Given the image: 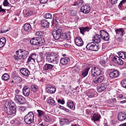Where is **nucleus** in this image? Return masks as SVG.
<instances>
[{"label":"nucleus","instance_id":"obj_1","mask_svg":"<svg viewBox=\"0 0 126 126\" xmlns=\"http://www.w3.org/2000/svg\"><path fill=\"white\" fill-rule=\"evenodd\" d=\"M16 55L13 56L15 59L18 60L19 59H26L28 56L29 52L24 49H19L16 51Z\"/></svg>","mask_w":126,"mask_h":126},{"label":"nucleus","instance_id":"obj_2","mask_svg":"<svg viewBox=\"0 0 126 126\" xmlns=\"http://www.w3.org/2000/svg\"><path fill=\"white\" fill-rule=\"evenodd\" d=\"M14 104L11 102L6 103L5 104L4 110L6 113L9 115L15 114L16 113V109Z\"/></svg>","mask_w":126,"mask_h":126},{"label":"nucleus","instance_id":"obj_3","mask_svg":"<svg viewBox=\"0 0 126 126\" xmlns=\"http://www.w3.org/2000/svg\"><path fill=\"white\" fill-rule=\"evenodd\" d=\"M100 35L96 34L93 38V41H95L97 43H99L101 41V38L105 36L106 39L108 38L107 36H109V33L104 30L100 31Z\"/></svg>","mask_w":126,"mask_h":126},{"label":"nucleus","instance_id":"obj_4","mask_svg":"<svg viewBox=\"0 0 126 126\" xmlns=\"http://www.w3.org/2000/svg\"><path fill=\"white\" fill-rule=\"evenodd\" d=\"M52 33L55 40L59 39L61 36V33L62 32V29L61 27L58 26H53Z\"/></svg>","mask_w":126,"mask_h":126},{"label":"nucleus","instance_id":"obj_5","mask_svg":"<svg viewBox=\"0 0 126 126\" xmlns=\"http://www.w3.org/2000/svg\"><path fill=\"white\" fill-rule=\"evenodd\" d=\"M59 56L56 53H52L48 55L46 59L49 62L52 63L55 61L57 62L59 61Z\"/></svg>","mask_w":126,"mask_h":126},{"label":"nucleus","instance_id":"obj_6","mask_svg":"<svg viewBox=\"0 0 126 126\" xmlns=\"http://www.w3.org/2000/svg\"><path fill=\"white\" fill-rule=\"evenodd\" d=\"M34 114L32 112H29L24 117V120L26 124H30L33 122Z\"/></svg>","mask_w":126,"mask_h":126},{"label":"nucleus","instance_id":"obj_7","mask_svg":"<svg viewBox=\"0 0 126 126\" xmlns=\"http://www.w3.org/2000/svg\"><path fill=\"white\" fill-rule=\"evenodd\" d=\"M89 43L86 46V48L87 49L92 51H96L98 50L99 48L97 44L98 43L95 41Z\"/></svg>","mask_w":126,"mask_h":126},{"label":"nucleus","instance_id":"obj_8","mask_svg":"<svg viewBox=\"0 0 126 126\" xmlns=\"http://www.w3.org/2000/svg\"><path fill=\"white\" fill-rule=\"evenodd\" d=\"M63 14L62 13L55 14L54 15V17H55L56 20L52 21V27L53 26H58V21H60L62 18Z\"/></svg>","mask_w":126,"mask_h":126},{"label":"nucleus","instance_id":"obj_9","mask_svg":"<svg viewBox=\"0 0 126 126\" xmlns=\"http://www.w3.org/2000/svg\"><path fill=\"white\" fill-rule=\"evenodd\" d=\"M92 76L94 77H96L102 74V71L100 68L98 66L94 67L91 71Z\"/></svg>","mask_w":126,"mask_h":126},{"label":"nucleus","instance_id":"obj_10","mask_svg":"<svg viewBox=\"0 0 126 126\" xmlns=\"http://www.w3.org/2000/svg\"><path fill=\"white\" fill-rule=\"evenodd\" d=\"M16 103L19 104H23L26 102L24 98L22 96L19 95H16L14 98Z\"/></svg>","mask_w":126,"mask_h":126},{"label":"nucleus","instance_id":"obj_11","mask_svg":"<svg viewBox=\"0 0 126 126\" xmlns=\"http://www.w3.org/2000/svg\"><path fill=\"white\" fill-rule=\"evenodd\" d=\"M119 72L117 70H115L110 72L109 75L110 77L112 79H115L119 76Z\"/></svg>","mask_w":126,"mask_h":126},{"label":"nucleus","instance_id":"obj_12","mask_svg":"<svg viewBox=\"0 0 126 126\" xmlns=\"http://www.w3.org/2000/svg\"><path fill=\"white\" fill-rule=\"evenodd\" d=\"M56 89L54 86L47 85L46 87V91L50 94L54 93L55 92Z\"/></svg>","mask_w":126,"mask_h":126},{"label":"nucleus","instance_id":"obj_13","mask_svg":"<svg viewBox=\"0 0 126 126\" xmlns=\"http://www.w3.org/2000/svg\"><path fill=\"white\" fill-rule=\"evenodd\" d=\"M60 38L63 39L69 40L71 38L70 32H69L67 33H62L61 32Z\"/></svg>","mask_w":126,"mask_h":126},{"label":"nucleus","instance_id":"obj_14","mask_svg":"<svg viewBox=\"0 0 126 126\" xmlns=\"http://www.w3.org/2000/svg\"><path fill=\"white\" fill-rule=\"evenodd\" d=\"M90 8L89 6L86 5H84L80 8L81 11L82 13L87 14L88 13L90 10Z\"/></svg>","mask_w":126,"mask_h":126},{"label":"nucleus","instance_id":"obj_15","mask_svg":"<svg viewBox=\"0 0 126 126\" xmlns=\"http://www.w3.org/2000/svg\"><path fill=\"white\" fill-rule=\"evenodd\" d=\"M112 61L114 63L120 65H122L123 63V62L122 59L117 56L113 57Z\"/></svg>","mask_w":126,"mask_h":126},{"label":"nucleus","instance_id":"obj_16","mask_svg":"<svg viewBox=\"0 0 126 126\" xmlns=\"http://www.w3.org/2000/svg\"><path fill=\"white\" fill-rule=\"evenodd\" d=\"M23 94V95L26 96H29L30 92V89L27 86H24L22 90Z\"/></svg>","mask_w":126,"mask_h":126},{"label":"nucleus","instance_id":"obj_17","mask_svg":"<svg viewBox=\"0 0 126 126\" xmlns=\"http://www.w3.org/2000/svg\"><path fill=\"white\" fill-rule=\"evenodd\" d=\"M104 79V76H99L98 78H95L93 79L92 82L94 84H97L102 82Z\"/></svg>","mask_w":126,"mask_h":126},{"label":"nucleus","instance_id":"obj_18","mask_svg":"<svg viewBox=\"0 0 126 126\" xmlns=\"http://www.w3.org/2000/svg\"><path fill=\"white\" fill-rule=\"evenodd\" d=\"M20 72L22 74L25 76H27L30 74V72L27 69L23 68L21 69L20 70Z\"/></svg>","mask_w":126,"mask_h":126},{"label":"nucleus","instance_id":"obj_19","mask_svg":"<svg viewBox=\"0 0 126 126\" xmlns=\"http://www.w3.org/2000/svg\"><path fill=\"white\" fill-rule=\"evenodd\" d=\"M75 41L76 45L78 46H81L83 45V41L80 37L76 38Z\"/></svg>","mask_w":126,"mask_h":126},{"label":"nucleus","instance_id":"obj_20","mask_svg":"<svg viewBox=\"0 0 126 126\" xmlns=\"http://www.w3.org/2000/svg\"><path fill=\"white\" fill-rule=\"evenodd\" d=\"M118 119L120 121L124 120L126 119V114L122 112H120L118 115Z\"/></svg>","mask_w":126,"mask_h":126},{"label":"nucleus","instance_id":"obj_21","mask_svg":"<svg viewBox=\"0 0 126 126\" xmlns=\"http://www.w3.org/2000/svg\"><path fill=\"white\" fill-rule=\"evenodd\" d=\"M54 65L46 63L43 66V68L44 70L46 71L51 70L54 67Z\"/></svg>","mask_w":126,"mask_h":126},{"label":"nucleus","instance_id":"obj_22","mask_svg":"<svg viewBox=\"0 0 126 126\" xmlns=\"http://www.w3.org/2000/svg\"><path fill=\"white\" fill-rule=\"evenodd\" d=\"M37 46H41L44 44L45 40L43 37H37Z\"/></svg>","mask_w":126,"mask_h":126},{"label":"nucleus","instance_id":"obj_23","mask_svg":"<svg viewBox=\"0 0 126 126\" xmlns=\"http://www.w3.org/2000/svg\"><path fill=\"white\" fill-rule=\"evenodd\" d=\"M107 87L106 85L102 83L97 87V91L100 92L105 90Z\"/></svg>","mask_w":126,"mask_h":126},{"label":"nucleus","instance_id":"obj_24","mask_svg":"<svg viewBox=\"0 0 126 126\" xmlns=\"http://www.w3.org/2000/svg\"><path fill=\"white\" fill-rule=\"evenodd\" d=\"M96 92L93 90H90L87 92V95L88 97L91 98L94 97L95 95Z\"/></svg>","mask_w":126,"mask_h":126},{"label":"nucleus","instance_id":"obj_25","mask_svg":"<svg viewBox=\"0 0 126 126\" xmlns=\"http://www.w3.org/2000/svg\"><path fill=\"white\" fill-rule=\"evenodd\" d=\"M115 32L117 35L120 36H123L124 31L123 28L117 29L115 30Z\"/></svg>","mask_w":126,"mask_h":126},{"label":"nucleus","instance_id":"obj_26","mask_svg":"<svg viewBox=\"0 0 126 126\" xmlns=\"http://www.w3.org/2000/svg\"><path fill=\"white\" fill-rule=\"evenodd\" d=\"M69 59L68 58H63L60 60V62L62 65H65L67 64L68 62H69Z\"/></svg>","mask_w":126,"mask_h":126},{"label":"nucleus","instance_id":"obj_27","mask_svg":"<svg viewBox=\"0 0 126 126\" xmlns=\"http://www.w3.org/2000/svg\"><path fill=\"white\" fill-rule=\"evenodd\" d=\"M90 68L88 67L83 69L81 72V75L83 77H85L87 75Z\"/></svg>","mask_w":126,"mask_h":126},{"label":"nucleus","instance_id":"obj_28","mask_svg":"<svg viewBox=\"0 0 126 126\" xmlns=\"http://www.w3.org/2000/svg\"><path fill=\"white\" fill-rule=\"evenodd\" d=\"M67 105L69 108L72 110H73L75 109L74 103L71 100H69L68 101L67 103Z\"/></svg>","mask_w":126,"mask_h":126},{"label":"nucleus","instance_id":"obj_29","mask_svg":"<svg viewBox=\"0 0 126 126\" xmlns=\"http://www.w3.org/2000/svg\"><path fill=\"white\" fill-rule=\"evenodd\" d=\"M24 30L26 32H29L31 29V27L29 24H25L24 27Z\"/></svg>","mask_w":126,"mask_h":126},{"label":"nucleus","instance_id":"obj_30","mask_svg":"<svg viewBox=\"0 0 126 126\" xmlns=\"http://www.w3.org/2000/svg\"><path fill=\"white\" fill-rule=\"evenodd\" d=\"M49 23L46 20H43L41 21V25L44 27L47 28L49 27Z\"/></svg>","mask_w":126,"mask_h":126},{"label":"nucleus","instance_id":"obj_31","mask_svg":"<svg viewBox=\"0 0 126 126\" xmlns=\"http://www.w3.org/2000/svg\"><path fill=\"white\" fill-rule=\"evenodd\" d=\"M30 43L32 45L37 46L38 41L37 37L32 38V39L31 40Z\"/></svg>","mask_w":126,"mask_h":126},{"label":"nucleus","instance_id":"obj_32","mask_svg":"<svg viewBox=\"0 0 126 126\" xmlns=\"http://www.w3.org/2000/svg\"><path fill=\"white\" fill-rule=\"evenodd\" d=\"M100 116L97 114H94L92 117V119L94 121H98L99 120Z\"/></svg>","mask_w":126,"mask_h":126},{"label":"nucleus","instance_id":"obj_33","mask_svg":"<svg viewBox=\"0 0 126 126\" xmlns=\"http://www.w3.org/2000/svg\"><path fill=\"white\" fill-rule=\"evenodd\" d=\"M60 121L61 125L62 126L68 124L69 123V120L66 119H62L60 120Z\"/></svg>","mask_w":126,"mask_h":126},{"label":"nucleus","instance_id":"obj_34","mask_svg":"<svg viewBox=\"0 0 126 126\" xmlns=\"http://www.w3.org/2000/svg\"><path fill=\"white\" fill-rule=\"evenodd\" d=\"M89 29V28L88 27H82L79 29L80 33L83 34H84V33L86 32H88Z\"/></svg>","mask_w":126,"mask_h":126},{"label":"nucleus","instance_id":"obj_35","mask_svg":"<svg viewBox=\"0 0 126 126\" xmlns=\"http://www.w3.org/2000/svg\"><path fill=\"white\" fill-rule=\"evenodd\" d=\"M37 111L38 113V117L42 118L44 115L45 113L42 110H38Z\"/></svg>","mask_w":126,"mask_h":126},{"label":"nucleus","instance_id":"obj_36","mask_svg":"<svg viewBox=\"0 0 126 126\" xmlns=\"http://www.w3.org/2000/svg\"><path fill=\"white\" fill-rule=\"evenodd\" d=\"M119 55L121 58L124 59L126 58V53L124 52H120L119 53Z\"/></svg>","mask_w":126,"mask_h":126},{"label":"nucleus","instance_id":"obj_37","mask_svg":"<svg viewBox=\"0 0 126 126\" xmlns=\"http://www.w3.org/2000/svg\"><path fill=\"white\" fill-rule=\"evenodd\" d=\"M9 78L8 75L6 74H4L1 77L2 79L4 81L7 80Z\"/></svg>","mask_w":126,"mask_h":126},{"label":"nucleus","instance_id":"obj_38","mask_svg":"<svg viewBox=\"0 0 126 126\" xmlns=\"http://www.w3.org/2000/svg\"><path fill=\"white\" fill-rule=\"evenodd\" d=\"M43 58H44V56L42 55L37 59V61L39 64H41V62H44V61L43 59Z\"/></svg>","mask_w":126,"mask_h":126},{"label":"nucleus","instance_id":"obj_39","mask_svg":"<svg viewBox=\"0 0 126 126\" xmlns=\"http://www.w3.org/2000/svg\"><path fill=\"white\" fill-rule=\"evenodd\" d=\"M32 90L33 92H36L38 89V86L36 85H32L31 86Z\"/></svg>","mask_w":126,"mask_h":126},{"label":"nucleus","instance_id":"obj_40","mask_svg":"<svg viewBox=\"0 0 126 126\" xmlns=\"http://www.w3.org/2000/svg\"><path fill=\"white\" fill-rule=\"evenodd\" d=\"M44 17L46 19H52V16L51 15L50 13H46L44 15Z\"/></svg>","mask_w":126,"mask_h":126},{"label":"nucleus","instance_id":"obj_41","mask_svg":"<svg viewBox=\"0 0 126 126\" xmlns=\"http://www.w3.org/2000/svg\"><path fill=\"white\" fill-rule=\"evenodd\" d=\"M83 2V0H78L77 2L75 3L74 5L80 6L82 4Z\"/></svg>","mask_w":126,"mask_h":126},{"label":"nucleus","instance_id":"obj_42","mask_svg":"<svg viewBox=\"0 0 126 126\" xmlns=\"http://www.w3.org/2000/svg\"><path fill=\"white\" fill-rule=\"evenodd\" d=\"M47 102L52 105H54L55 104V101L52 99H48Z\"/></svg>","mask_w":126,"mask_h":126},{"label":"nucleus","instance_id":"obj_43","mask_svg":"<svg viewBox=\"0 0 126 126\" xmlns=\"http://www.w3.org/2000/svg\"><path fill=\"white\" fill-rule=\"evenodd\" d=\"M70 13L72 16H74L76 15V11L74 10L70 9Z\"/></svg>","mask_w":126,"mask_h":126},{"label":"nucleus","instance_id":"obj_44","mask_svg":"<svg viewBox=\"0 0 126 126\" xmlns=\"http://www.w3.org/2000/svg\"><path fill=\"white\" fill-rule=\"evenodd\" d=\"M121 84L123 87L126 88V79L123 80L121 81Z\"/></svg>","mask_w":126,"mask_h":126},{"label":"nucleus","instance_id":"obj_45","mask_svg":"<svg viewBox=\"0 0 126 126\" xmlns=\"http://www.w3.org/2000/svg\"><path fill=\"white\" fill-rule=\"evenodd\" d=\"M15 80L16 83H19L21 81L22 79L20 77H17L15 78Z\"/></svg>","mask_w":126,"mask_h":126},{"label":"nucleus","instance_id":"obj_46","mask_svg":"<svg viewBox=\"0 0 126 126\" xmlns=\"http://www.w3.org/2000/svg\"><path fill=\"white\" fill-rule=\"evenodd\" d=\"M57 102L59 103H60L62 104H64V103L65 102L63 98L59 99L57 100Z\"/></svg>","mask_w":126,"mask_h":126},{"label":"nucleus","instance_id":"obj_47","mask_svg":"<svg viewBox=\"0 0 126 126\" xmlns=\"http://www.w3.org/2000/svg\"><path fill=\"white\" fill-rule=\"evenodd\" d=\"M35 62V60H34L33 58H32L30 56L28 58V61L27 62L28 63H29L30 62Z\"/></svg>","mask_w":126,"mask_h":126},{"label":"nucleus","instance_id":"obj_48","mask_svg":"<svg viewBox=\"0 0 126 126\" xmlns=\"http://www.w3.org/2000/svg\"><path fill=\"white\" fill-rule=\"evenodd\" d=\"M44 34V33L42 32H38L35 34V35L37 36H43Z\"/></svg>","mask_w":126,"mask_h":126},{"label":"nucleus","instance_id":"obj_49","mask_svg":"<svg viewBox=\"0 0 126 126\" xmlns=\"http://www.w3.org/2000/svg\"><path fill=\"white\" fill-rule=\"evenodd\" d=\"M44 120L46 122H50L51 120L48 116H46L44 118Z\"/></svg>","mask_w":126,"mask_h":126},{"label":"nucleus","instance_id":"obj_50","mask_svg":"<svg viewBox=\"0 0 126 126\" xmlns=\"http://www.w3.org/2000/svg\"><path fill=\"white\" fill-rule=\"evenodd\" d=\"M3 4L4 6H9V3L8 2L7 0H4L3 3Z\"/></svg>","mask_w":126,"mask_h":126},{"label":"nucleus","instance_id":"obj_51","mask_svg":"<svg viewBox=\"0 0 126 126\" xmlns=\"http://www.w3.org/2000/svg\"><path fill=\"white\" fill-rule=\"evenodd\" d=\"M31 57L33 58L34 60H35L37 58L38 55L37 54L35 53H33L31 54Z\"/></svg>","mask_w":126,"mask_h":126},{"label":"nucleus","instance_id":"obj_52","mask_svg":"<svg viewBox=\"0 0 126 126\" xmlns=\"http://www.w3.org/2000/svg\"><path fill=\"white\" fill-rule=\"evenodd\" d=\"M0 42L5 44L6 43V39L4 38H1L0 39Z\"/></svg>","mask_w":126,"mask_h":126},{"label":"nucleus","instance_id":"obj_53","mask_svg":"<svg viewBox=\"0 0 126 126\" xmlns=\"http://www.w3.org/2000/svg\"><path fill=\"white\" fill-rule=\"evenodd\" d=\"M109 1L112 4H114L117 3V0H109Z\"/></svg>","mask_w":126,"mask_h":126},{"label":"nucleus","instance_id":"obj_54","mask_svg":"<svg viewBox=\"0 0 126 126\" xmlns=\"http://www.w3.org/2000/svg\"><path fill=\"white\" fill-rule=\"evenodd\" d=\"M107 37H108V38H107V39H106V37L105 36L104 37H103V38H101V39H102L103 40H105L106 41H108L109 40V39L110 38V36H107Z\"/></svg>","mask_w":126,"mask_h":126},{"label":"nucleus","instance_id":"obj_55","mask_svg":"<svg viewBox=\"0 0 126 126\" xmlns=\"http://www.w3.org/2000/svg\"><path fill=\"white\" fill-rule=\"evenodd\" d=\"M48 0H40V2L42 4H44Z\"/></svg>","mask_w":126,"mask_h":126},{"label":"nucleus","instance_id":"obj_56","mask_svg":"<svg viewBox=\"0 0 126 126\" xmlns=\"http://www.w3.org/2000/svg\"><path fill=\"white\" fill-rule=\"evenodd\" d=\"M32 14V12L31 11H29L27 13L26 15L28 16H30Z\"/></svg>","mask_w":126,"mask_h":126},{"label":"nucleus","instance_id":"obj_57","mask_svg":"<svg viewBox=\"0 0 126 126\" xmlns=\"http://www.w3.org/2000/svg\"><path fill=\"white\" fill-rule=\"evenodd\" d=\"M19 109L22 111H23L25 110L26 109L25 107H20Z\"/></svg>","mask_w":126,"mask_h":126},{"label":"nucleus","instance_id":"obj_58","mask_svg":"<svg viewBox=\"0 0 126 126\" xmlns=\"http://www.w3.org/2000/svg\"><path fill=\"white\" fill-rule=\"evenodd\" d=\"M5 9H3L2 8L1 6H0V12H5Z\"/></svg>","mask_w":126,"mask_h":126},{"label":"nucleus","instance_id":"obj_59","mask_svg":"<svg viewBox=\"0 0 126 126\" xmlns=\"http://www.w3.org/2000/svg\"><path fill=\"white\" fill-rule=\"evenodd\" d=\"M5 45V44L0 42V48H1L3 47Z\"/></svg>","mask_w":126,"mask_h":126},{"label":"nucleus","instance_id":"obj_60","mask_svg":"<svg viewBox=\"0 0 126 126\" xmlns=\"http://www.w3.org/2000/svg\"><path fill=\"white\" fill-rule=\"evenodd\" d=\"M8 30H4V29H2V30L0 31V33H3L4 32H6Z\"/></svg>","mask_w":126,"mask_h":126},{"label":"nucleus","instance_id":"obj_61","mask_svg":"<svg viewBox=\"0 0 126 126\" xmlns=\"http://www.w3.org/2000/svg\"><path fill=\"white\" fill-rule=\"evenodd\" d=\"M68 87L67 86H64L63 85L62 88H63V89L64 90H65V91H66V90H67V89H66Z\"/></svg>","mask_w":126,"mask_h":126},{"label":"nucleus","instance_id":"obj_62","mask_svg":"<svg viewBox=\"0 0 126 126\" xmlns=\"http://www.w3.org/2000/svg\"><path fill=\"white\" fill-rule=\"evenodd\" d=\"M123 3L122 2V1H121L119 4L118 6L120 7H121L122 6Z\"/></svg>","mask_w":126,"mask_h":126},{"label":"nucleus","instance_id":"obj_63","mask_svg":"<svg viewBox=\"0 0 126 126\" xmlns=\"http://www.w3.org/2000/svg\"><path fill=\"white\" fill-rule=\"evenodd\" d=\"M118 40L120 42L122 41L123 39L122 38L120 37H119L118 39Z\"/></svg>","mask_w":126,"mask_h":126},{"label":"nucleus","instance_id":"obj_64","mask_svg":"<svg viewBox=\"0 0 126 126\" xmlns=\"http://www.w3.org/2000/svg\"><path fill=\"white\" fill-rule=\"evenodd\" d=\"M119 126H126V123L120 125Z\"/></svg>","mask_w":126,"mask_h":126}]
</instances>
